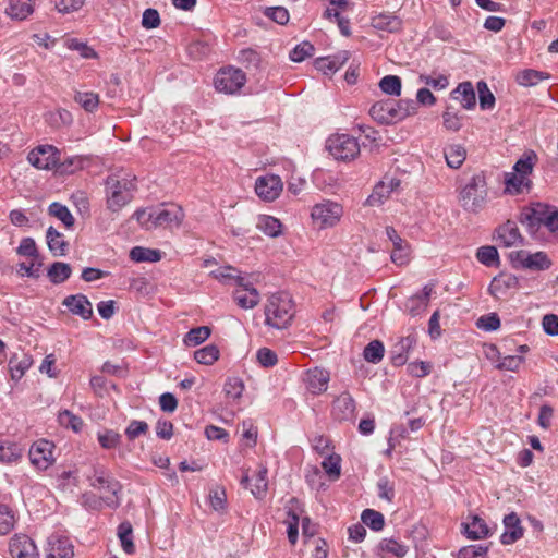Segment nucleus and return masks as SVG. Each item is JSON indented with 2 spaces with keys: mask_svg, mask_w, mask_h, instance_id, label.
I'll list each match as a JSON object with an SVG mask.
<instances>
[{
  "mask_svg": "<svg viewBox=\"0 0 558 558\" xmlns=\"http://www.w3.org/2000/svg\"><path fill=\"white\" fill-rule=\"evenodd\" d=\"M519 221L526 226L532 235H535L541 227H545L551 233H557L558 209L544 203H533L521 209Z\"/></svg>",
  "mask_w": 558,
  "mask_h": 558,
  "instance_id": "nucleus-1",
  "label": "nucleus"
},
{
  "mask_svg": "<svg viewBox=\"0 0 558 558\" xmlns=\"http://www.w3.org/2000/svg\"><path fill=\"white\" fill-rule=\"evenodd\" d=\"M89 485L101 492V498L106 506L117 509L120 506L119 494L122 485L112 474L101 465H93L92 473L87 475Z\"/></svg>",
  "mask_w": 558,
  "mask_h": 558,
  "instance_id": "nucleus-2",
  "label": "nucleus"
},
{
  "mask_svg": "<svg viewBox=\"0 0 558 558\" xmlns=\"http://www.w3.org/2000/svg\"><path fill=\"white\" fill-rule=\"evenodd\" d=\"M136 190L135 178L129 175H109L106 180L107 207L117 213L133 198Z\"/></svg>",
  "mask_w": 558,
  "mask_h": 558,
  "instance_id": "nucleus-3",
  "label": "nucleus"
},
{
  "mask_svg": "<svg viewBox=\"0 0 558 558\" xmlns=\"http://www.w3.org/2000/svg\"><path fill=\"white\" fill-rule=\"evenodd\" d=\"M266 324L277 328H286L294 316V304L288 293L272 294L265 306Z\"/></svg>",
  "mask_w": 558,
  "mask_h": 558,
  "instance_id": "nucleus-4",
  "label": "nucleus"
},
{
  "mask_svg": "<svg viewBox=\"0 0 558 558\" xmlns=\"http://www.w3.org/2000/svg\"><path fill=\"white\" fill-rule=\"evenodd\" d=\"M487 183L483 174L473 175L459 195L460 205L470 213L481 211L487 203Z\"/></svg>",
  "mask_w": 558,
  "mask_h": 558,
  "instance_id": "nucleus-5",
  "label": "nucleus"
},
{
  "mask_svg": "<svg viewBox=\"0 0 558 558\" xmlns=\"http://www.w3.org/2000/svg\"><path fill=\"white\" fill-rule=\"evenodd\" d=\"M326 148L329 154L340 161H351L360 154L357 140L348 134H335L328 137Z\"/></svg>",
  "mask_w": 558,
  "mask_h": 558,
  "instance_id": "nucleus-6",
  "label": "nucleus"
},
{
  "mask_svg": "<svg viewBox=\"0 0 558 558\" xmlns=\"http://www.w3.org/2000/svg\"><path fill=\"white\" fill-rule=\"evenodd\" d=\"M342 215V205L330 199H324L315 204L311 210L313 222L320 229L335 227L340 221Z\"/></svg>",
  "mask_w": 558,
  "mask_h": 558,
  "instance_id": "nucleus-7",
  "label": "nucleus"
},
{
  "mask_svg": "<svg viewBox=\"0 0 558 558\" xmlns=\"http://www.w3.org/2000/svg\"><path fill=\"white\" fill-rule=\"evenodd\" d=\"M509 259L514 268H524L530 270H546L553 265L547 253L539 251L529 253L526 251H515L509 254Z\"/></svg>",
  "mask_w": 558,
  "mask_h": 558,
  "instance_id": "nucleus-8",
  "label": "nucleus"
},
{
  "mask_svg": "<svg viewBox=\"0 0 558 558\" xmlns=\"http://www.w3.org/2000/svg\"><path fill=\"white\" fill-rule=\"evenodd\" d=\"M246 82L242 70L235 68H226L220 70L215 77V87L218 92L234 94L240 90Z\"/></svg>",
  "mask_w": 558,
  "mask_h": 558,
  "instance_id": "nucleus-9",
  "label": "nucleus"
},
{
  "mask_svg": "<svg viewBox=\"0 0 558 558\" xmlns=\"http://www.w3.org/2000/svg\"><path fill=\"white\" fill-rule=\"evenodd\" d=\"M59 150L52 145H39L33 148L28 155V162L39 170L57 168L60 157Z\"/></svg>",
  "mask_w": 558,
  "mask_h": 558,
  "instance_id": "nucleus-10",
  "label": "nucleus"
},
{
  "mask_svg": "<svg viewBox=\"0 0 558 558\" xmlns=\"http://www.w3.org/2000/svg\"><path fill=\"white\" fill-rule=\"evenodd\" d=\"M53 442L39 439L35 441L29 449V460L38 470H47L53 462Z\"/></svg>",
  "mask_w": 558,
  "mask_h": 558,
  "instance_id": "nucleus-11",
  "label": "nucleus"
},
{
  "mask_svg": "<svg viewBox=\"0 0 558 558\" xmlns=\"http://www.w3.org/2000/svg\"><path fill=\"white\" fill-rule=\"evenodd\" d=\"M46 558H73L74 546L68 536L54 533L47 538Z\"/></svg>",
  "mask_w": 558,
  "mask_h": 558,
  "instance_id": "nucleus-12",
  "label": "nucleus"
},
{
  "mask_svg": "<svg viewBox=\"0 0 558 558\" xmlns=\"http://www.w3.org/2000/svg\"><path fill=\"white\" fill-rule=\"evenodd\" d=\"M282 187L280 177L275 174L259 177L255 182V192L257 196L265 202H272L278 198L282 192Z\"/></svg>",
  "mask_w": 558,
  "mask_h": 558,
  "instance_id": "nucleus-13",
  "label": "nucleus"
},
{
  "mask_svg": "<svg viewBox=\"0 0 558 558\" xmlns=\"http://www.w3.org/2000/svg\"><path fill=\"white\" fill-rule=\"evenodd\" d=\"M395 107H397L396 100H381L371 107L369 114L381 124H391L400 121V114L398 116Z\"/></svg>",
  "mask_w": 558,
  "mask_h": 558,
  "instance_id": "nucleus-14",
  "label": "nucleus"
},
{
  "mask_svg": "<svg viewBox=\"0 0 558 558\" xmlns=\"http://www.w3.org/2000/svg\"><path fill=\"white\" fill-rule=\"evenodd\" d=\"M495 233L496 240L505 247L523 245L524 243L515 221L507 220L496 229Z\"/></svg>",
  "mask_w": 558,
  "mask_h": 558,
  "instance_id": "nucleus-15",
  "label": "nucleus"
},
{
  "mask_svg": "<svg viewBox=\"0 0 558 558\" xmlns=\"http://www.w3.org/2000/svg\"><path fill=\"white\" fill-rule=\"evenodd\" d=\"M386 234L393 245V251L390 256L391 262L397 266L407 265L410 255L409 244L398 234L393 227H387Z\"/></svg>",
  "mask_w": 558,
  "mask_h": 558,
  "instance_id": "nucleus-16",
  "label": "nucleus"
},
{
  "mask_svg": "<svg viewBox=\"0 0 558 558\" xmlns=\"http://www.w3.org/2000/svg\"><path fill=\"white\" fill-rule=\"evenodd\" d=\"M9 553L12 558H38L37 547L26 535H15L9 543Z\"/></svg>",
  "mask_w": 558,
  "mask_h": 558,
  "instance_id": "nucleus-17",
  "label": "nucleus"
},
{
  "mask_svg": "<svg viewBox=\"0 0 558 558\" xmlns=\"http://www.w3.org/2000/svg\"><path fill=\"white\" fill-rule=\"evenodd\" d=\"M233 292L234 302L243 310L254 308L259 303V293L244 277V284H236Z\"/></svg>",
  "mask_w": 558,
  "mask_h": 558,
  "instance_id": "nucleus-18",
  "label": "nucleus"
},
{
  "mask_svg": "<svg viewBox=\"0 0 558 558\" xmlns=\"http://www.w3.org/2000/svg\"><path fill=\"white\" fill-rule=\"evenodd\" d=\"M329 379V372L324 368L314 367L304 374L303 381L311 393L320 395L327 390Z\"/></svg>",
  "mask_w": 558,
  "mask_h": 558,
  "instance_id": "nucleus-19",
  "label": "nucleus"
},
{
  "mask_svg": "<svg viewBox=\"0 0 558 558\" xmlns=\"http://www.w3.org/2000/svg\"><path fill=\"white\" fill-rule=\"evenodd\" d=\"M183 216L182 209L174 205L169 208L154 209V228L178 227L183 220Z\"/></svg>",
  "mask_w": 558,
  "mask_h": 558,
  "instance_id": "nucleus-20",
  "label": "nucleus"
},
{
  "mask_svg": "<svg viewBox=\"0 0 558 558\" xmlns=\"http://www.w3.org/2000/svg\"><path fill=\"white\" fill-rule=\"evenodd\" d=\"M505 532L500 536L504 545L515 543L523 536V527L520 518L515 512H511L504 518Z\"/></svg>",
  "mask_w": 558,
  "mask_h": 558,
  "instance_id": "nucleus-21",
  "label": "nucleus"
},
{
  "mask_svg": "<svg viewBox=\"0 0 558 558\" xmlns=\"http://www.w3.org/2000/svg\"><path fill=\"white\" fill-rule=\"evenodd\" d=\"M355 411V401L349 392H342L332 403V415L338 421L351 420Z\"/></svg>",
  "mask_w": 558,
  "mask_h": 558,
  "instance_id": "nucleus-22",
  "label": "nucleus"
},
{
  "mask_svg": "<svg viewBox=\"0 0 558 558\" xmlns=\"http://www.w3.org/2000/svg\"><path fill=\"white\" fill-rule=\"evenodd\" d=\"M36 0H8L4 13L14 21H24L33 14Z\"/></svg>",
  "mask_w": 558,
  "mask_h": 558,
  "instance_id": "nucleus-23",
  "label": "nucleus"
},
{
  "mask_svg": "<svg viewBox=\"0 0 558 558\" xmlns=\"http://www.w3.org/2000/svg\"><path fill=\"white\" fill-rule=\"evenodd\" d=\"M63 305L83 319H89L93 315L92 303L84 294L69 295L63 300Z\"/></svg>",
  "mask_w": 558,
  "mask_h": 558,
  "instance_id": "nucleus-24",
  "label": "nucleus"
},
{
  "mask_svg": "<svg viewBox=\"0 0 558 558\" xmlns=\"http://www.w3.org/2000/svg\"><path fill=\"white\" fill-rule=\"evenodd\" d=\"M519 288V278L512 274H500L492 280L488 291L494 298L505 295L508 290Z\"/></svg>",
  "mask_w": 558,
  "mask_h": 558,
  "instance_id": "nucleus-25",
  "label": "nucleus"
},
{
  "mask_svg": "<svg viewBox=\"0 0 558 558\" xmlns=\"http://www.w3.org/2000/svg\"><path fill=\"white\" fill-rule=\"evenodd\" d=\"M416 344L415 336H407L401 338L390 351V360L395 366H401L405 364L408 360V353Z\"/></svg>",
  "mask_w": 558,
  "mask_h": 558,
  "instance_id": "nucleus-26",
  "label": "nucleus"
},
{
  "mask_svg": "<svg viewBox=\"0 0 558 558\" xmlns=\"http://www.w3.org/2000/svg\"><path fill=\"white\" fill-rule=\"evenodd\" d=\"M451 95L468 110L473 109L476 105L475 92L471 82L460 83L457 88L452 90Z\"/></svg>",
  "mask_w": 558,
  "mask_h": 558,
  "instance_id": "nucleus-27",
  "label": "nucleus"
},
{
  "mask_svg": "<svg viewBox=\"0 0 558 558\" xmlns=\"http://www.w3.org/2000/svg\"><path fill=\"white\" fill-rule=\"evenodd\" d=\"M348 60V53L344 51L341 54L333 57L317 58L315 60V68L326 75L337 72Z\"/></svg>",
  "mask_w": 558,
  "mask_h": 558,
  "instance_id": "nucleus-28",
  "label": "nucleus"
},
{
  "mask_svg": "<svg viewBox=\"0 0 558 558\" xmlns=\"http://www.w3.org/2000/svg\"><path fill=\"white\" fill-rule=\"evenodd\" d=\"M466 537L470 539H482L489 535V527L478 515H473L470 523L462 524Z\"/></svg>",
  "mask_w": 558,
  "mask_h": 558,
  "instance_id": "nucleus-29",
  "label": "nucleus"
},
{
  "mask_svg": "<svg viewBox=\"0 0 558 558\" xmlns=\"http://www.w3.org/2000/svg\"><path fill=\"white\" fill-rule=\"evenodd\" d=\"M505 191L512 195H518L524 191H530L532 181L527 177L514 173L508 174L505 180Z\"/></svg>",
  "mask_w": 558,
  "mask_h": 558,
  "instance_id": "nucleus-30",
  "label": "nucleus"
},
{
  "mask_svg": "<svg viewBox=\"0 0 558 558\" xmlns=\"http://www.w3.org/2000/svg\"><path fill=\"white\" fill-rule=\"evenodd\" d=\"M444 155L448 167L459 169L466 158V150L460 144H451L445 147Z\"/></svg>",
  "mask_w": 558,
  "mask_h": 558,
  "instance_id": "nucleus-31",
  "label": "nucleus"
},
{
  "mask_svg": "<svg viewBox=\"0 0 558 558\" xmlns=\"http://www.w3.org/2000/svg\"><path fill=\"white\" fill-rule=\"evenodd\" d=\"M31 365L32 360L26 354H23L21 357L17 354L12 355L9 360V372L11 378L15 381L20 380Z\"/></svg>",
  "mask_w": 558,
  "mask_h": 558,
  "instance_id": "nucleus-32",
  "label": "nucleus"
},
{
  "mask_svg": "<svg viewBox=\"0 0 558 558\" xmlns=\"http://www.w3.org/2000/svg\"><path fill=\"white\" fill-rule=\"evenodd\" d=\"M47 244L53 256H64L68 247V242L62 238L63 235L53 227H49L46 233Z\"/></svg>",
  "mask_w": 558,
  "mask_h": 558,
  "instance_id": "nucleus-33",
  "label": "nucleus"
},
{
  "mask_svg": "<svg viewBox=\"0 0 558 558\" xmlns=\"http://www.w3.org/2000/svg\"><path fill=\"white\" fill-rule=\"evenodd\" d=\"M209 275L222 283L234 281L235 284H244V277H242L240 271L232 266L219 267L211 270Z\"/></svg>",
  "mask_w": 558,
  "mask_h": 558,
  "instance_id": "nucleus-34",
  "label": "nucleus"
},
{
  "mask_svg": "<svg viewBox=\"0 0 558 558\" xmlns=\"http://www.w3.org/2000/svg\"><path fill=\"white\" fill-rule=\"evenodd\" d=\"M72 274V268L69 264L62 262H54L50 265L47 271L49 280L54 284H60L68 280Z\"/></svg>",
  "mask_w": 558,
  "mask_h": 558,
  "instance_id": "nucleus-35",
  "label": "nucleus"
},
{
  "mask_svg": "<svg viewBox=\"0 0 558 558\" xmlns=\"http://www.w3.org/2000/svg\"><path fill=\"white\" fill-rule=\"evenodd\" d=\"M48 213L50 216H53L57 219H59L65 228H73L75 223V218L65 205L58 202H53L49 205Z\"/></svg>",
  "mask_w": 558,
  "mask_h": 558,
  "instance_id": "nucleus-36",
  "label": "nucleus"
},
{
  "mask_svg": "<svg viewBox=\"0 0 558 558\" xmlns=\"http://www.w3.org/2000/svg\"><path fill=\"white\" fill-rule=\"evenodd\" d=\"M372 26L380 31L392 33L401 28V21L395 15L379 14L372 19Z\"/></svg>",
  "mask_w": 558,
  "mask_h": 558,
  "instance_id": "nucleus-37",
  "label": "nucleus"
},
{
  "mask_svg": "<svg viewBox=\"0 0 558 558\" xmlns=\"http://www.w3.org/2000/svg\"><path fill=\"white\" fill-rule=\"evenodd\" d=\"M23 449L16 444L11 441L0 442V462L12 463L21 459Z\"/></svg>",
  "mask_w": 558,
  "mask_h": 558,
  "instance_id": "nucleus-38",
  "label": "nucleus"
},
{
  "mask_svg": "<svg viewBox=\"0 0 558 558\" xmlns=\"http://www.w3.org/2000/svg\"><path fill=\"white\" fill-rule=\"evenodd\" d=\"M130 258L136 263H154L161 259V252L159 250L135 246L130 252Z\"/></svg>",
  "mask_w": 558,
  "mask_h": 558,
  "instance_id": "nucleus-39",
  "label": "nucleus"
},
{
  "mask_svg": "<svg viewBox=\"0 0 558 558\" xmlns=\"http://www.w3.org/2000/svg\"><path fill=\"white\" fill-rule=\"evenodd\" d=\"M547 78H549L548 73L532 69L523 70L517 74V82L522 86H534Z\"/></svg>",
  "mask_w": 558,
  "mask_h": 558,
  "instance_id": "nucleus-40",
  "label": "nucleus"
},
{
  "mask_svg": "<svg viewBox=\"0 0 558 558\" xmlns=\"http://www.w3.org/2000/svg\"><path fill=\"white\" fill-rule=\"evenodd\" d=\"M258 229L266 235L276 238L281 234V222L272 216H260L257 222Z\"/></svg>",
  "mask_w": 558,
  "mask_h": 558,
  "instance_id": "nucleus-41",
  "label": "nucleus"
},
{
  "mask_svg": "<svg viewBox=\"0 0 558 558\" xmlns=\"http://www.w3.org/2000/svg\"><path fill=\"white\" fill-rule=\"evenodd\" d=\"M476 258L481 264L487 267L498 266L500 263L498 251L493 245H484L478 247L476 252Z\"/></svg>",
  "mask_w": 558,
  "mask_h": 558,
  "instance_id": "nucleus-42",
  "label": "nucleus"
},
{
  "mask_svg": "<svg viewBox=\"0 0 558 558\" xmlns=\"http://www.w3.org/2000/svg\"><path fill=\"white\" fill-rule=\"evenodd\" d=\"M133 527L130 522L124 521L118 526V537L121 542V546L126 554H133L135 546L132 539Z\"/></svg>",
  "mask_w": 558,
  "mask_h": 558,
  "instance_id": "nucleus-43",
  "label": "nucleus"
},
{
  "mask_svg": "<svg viewBox=\"0 0 558 558\" xmlns=\"http://www.w3.org/2000/svg\"><path fill=\"white\" fill-rule=\"evenodd\" d=\"M211 333V330L207 326H199L196 328H192L185 336H184V343L187 347H196L204 341H206Z\"/></svg>",
  "mask_w": 558,
  "mask_h": 558,
  "instance_id": "nucleus-44",
  "label": "nucleus"
},
{
  "mask_svg": "<svg viewBox=\"0 0 558 558\" xmlns=\"http://www.w3.org/2000/svg\"><path fill=\"white\" fill-rule=\"evenodd\" d=\"M380 551L389 554L395 558H403L408 553V547L396 539L384 538L378 545Z\"/></svg>",
  "mask_w": 558,
  "mask_h": 558,
  "instance_id": "nucleus-45",
  "label": "nucleus"
},
{
  "mask_svg": "<svg viewBox=\"0 0 558 558\" xmlns=\"http://www.w3.org/2000/svg\"><path fill=\"white\" fill-rule=\"evenodd\" d=\"M391 190H389L387 183L380 181L375 185L372 194L366 198L365 204L368 206H379L389 198Z\"/></svg>",
  "mask_w": 558,
  "mask_h": 558,
  "instance_id": "nucleus-46",
  "label": "nucleus"
},
{
  "mask_svg": "<svg viewBox=\"0 0 558 558\" xmlns=\"http://www.w3.org/2000/svg\"><path fill=\"white\" fill-rule=\"evenodd\" d=\"M361 520L364 525L376 532L381 531L385 525L383 513L373 509H365L361 514Z\"/></svg>",
  "mask_w": 558,
  "mask_h": 558,
  "instance_id": "nucleus-47",
  "label": "nucleus"
},
{
  "mask_svg": "<svg viewBox=\"0 0 558 558\" xmlns=\"http://www.w3.org/2000/svg\"><path fill=\"white\" fill-rule=\"evenodd\" d=\"M194 359L199 364L211 365L219 359V349L215 344H208L196 350Z\"/></svg>",
  "mask_w": 558,
  "mask_h": 558,
  "instance_id": "nucleus-48",
  "label": "nucleus"
},
{
  "mask_svg": "<svg viewBox=\"0 0 558 558\" xmlns=\"http://www.w3.org/2000/svg\"><path fill=\"white\" fill-rule=\"evenodd\" d=\"M385 353V348L381 341L379 340H373L371 341L363 351L364 359L373 364L379 363Z\"/></svg>",
  "mask_w": 558,
  "mask_h": 558,
  "instance_id": "nucleus-49",
  "label": "nucleus"
},
{
  "mask_svg": "<svg viewBox=\"0 0 558 558\" xmlns=\"http://www.w3.org/2000/svg\"><path fill=\"white\" fill-rule=\"evenodd\" d=\"M322 468L330 480H338L341 475V458L339 454H329L323 462Z\"/></svg>",
  "mask_w": 558,
  "mask_h": 558,
  "instance_id": "nucleus-50",
  "label": "nucleus"
},
{
  "mask_svg": "<svg viewBox=\"0 0 558 558\" xmlns=\"http://www.w3.org/2000/svg\"><path fill=\"white\" fill-rule=\"evenodd\" d=\"M536 162V155L531 151L520 158L513 166V170L517 174L527 177L532 173Z\"/></svg>",
  "mask_w": 558,
  "mask_h": 558,
  "instance_id": "nucleus-51",
  "label": "nucleus"
},
{
  "mask_svg": "<svg viewBox=\"0 0 558 558\" xmlns=\"http://www.w3.org/2000/svg\"><path fill=\"white\" fill-rule=\"evenodd\" d=\"M74 100L88 112L96 110L99 105V97L93 92H77Z\"/></svg>",
  "mask_w": 558,
  "mask_h": 558,
  "instance_id": "nucleus-52",
  "label": "nucleus"
},
{
  "mask_svg": "<svg viewBox=\"0 0 558 558\" xmlns=\"http://www.w3.org/2000/svg\"><path fill=\"white\" fill-rule=\"evenodd\" d=\"M477 93H478V99H480V107L483 110H488L494 108L495 106V96L489 90L486 82L480 81L476 84Z\"/></svg>",
  "mask_w": 558,
  "mask_h": 558,
  "instance_id": "nucleus-53",
  "label": "nucleus"
},
{
  "mask_svg": "<svg viewBox=\"0 0 558 558\" xmlns=\"http://www.w3.org/2000/svg\"><path fill=\"white\" fill-rule=\"evenodd\" d=\"M381 92L391 96H399L401 93V80L396 75H386L379 82Z\"/></svg>",
  "mask_w": 558,
  "mask_h": 558,
  "instance_id": "nucleus-54",
  "label": "nucleus"
},
{
  "mask_svg": "<svg viewBox=\"0 0 558 558\" xmlns=\"http://www.w3.org/2000/svg\"><path fill=\"white\" fill-rule=\"evenodd\" d=\"M263 14L279 25H286L290 20L289 11L284 7H266Z\"/></svg>",
  "mask_w": 558,
  "mask_h": 558,
  "instance_id": "nucleus-55",
  "label": "nucleus"
},
{
  "mask_svg": "<svg viewBox=\"0 0 558 558\" xmlns=\"http://www.w3.org/2000/svg\"><path fill=\"white\" fill-rule=\"evenodd\" d=\"M227 495L222 486L216 485L209 490V504L215 511H221L226 508Z\"/></svg>",
  "mask_w": 558,
  "mask_h": 558,
  "instance_id": "nucleus-56",
  "label": "nucleus"
},
{
  "mask_svg": "<svg viewBox=\"0 0 558 558\" xmlns=\"http://www.w3.org/2000/svg\"><path fill=\"white\" fill-rule=\"evenodd\" d=\"M14 523L13 511L8 506L0 504V535L8 534L13 529Z\"/></svg>",
  "mask_w": 558,
  "mask_h": 558,
  "instance_id": "nucleus-57",
  "label": "nucleus"
},
{
  "mask_svg": "<svg viewBox=\"0 0 558 558\" xmlns=\"http://www.w3.org/2000/svg\"><path fill=\"white\" fill-rule=\"evenodd\" d=\"M315 48L310 41H302L291 50L290 59L293 62H302L306 58L312 57Z\"/></svg>",
  "mask_w": 558,
  "mask_h": 558,
  "instance_id": "nucleus-58",
  "label": "nucleus"
},
{
  "mask_svg": "<svg viewBox=\"0 0 558 558\" xmlns=\"http://www.w3.org/2000/svg\"><path fill=\"white\" fill-rule=\"evenodd\" d=\"M19 255L29 257L32 260H41L36 243L32 238H24L16 248Z\"/></svg>",
  "mask_w": 558,
  "mask_h": 558,
  "instance_id": "nucleus-59",
  "label": "nucleus"
},
{
  "mask_svg": "<svg viewBox=\"0 0 558 558\" xmlns=\"http://www.w3.org/2000/svg\"><path fill=\"white\" fill-rule=\"evenodd\" d=\"M267 469L262 466L255 476V484L251 488V492L256 498H262L267 492Z\"/></svg>",
  "mask_w": 558,
  "mask_h": 558,
  "instance_id": "nucleus-60",
  "label": "nucleus"
},
{
  "mask_svg": "<svg viewBox=\"0 0 558 558\" xmlns=\"http://www.w3.org/2000/svg\"><path fill=\"white\" fill-rule=\"evenodd\" d=\"M41 260L21 262L16 265V272L21 277L38 278L40 275Z\"/></svg>",
  "mask_w": 558,
  "mask_h": 558,
  "instance_id": "nucleus-61",
  "label": "nucleus"
},
{
  "mask_svg": "<svg viewBox=\"0 0 558 558\" xmlns=\"http://www.w3.org/2000/svg\"><path fill=\"white\" fill-rule=\"evenodd\" d=\"M59 422L62 426L71 428L76 433L83 427V420L80 416L74 415L69 410L60 412Z\"/></svg>",
  "mask_w": 558,
  "mask_h": 558,
  "instance_id": "nucleus-62",
  "label": "nucleus"
},
{
  "mask_svg": "<svg viewBox=\"0 0 558 558\" xmlns=\"http://www.w3.org/2000/svg\"><path fill=\"white\" fill-rule=\"evenodd\" d=\"M488 547L484 545H470L462 547L456 558H484Z\"/></svg>",
  "mask_w": 558,
  "mask_h": 558,
  "instance_id": "nucleus-63",
  "label": "nucleus"
},
{
  "mask_svg": "<svg viewBox=\"0 0 558 558\" xmlns=\"http://www.w3.org/2000/svg\"><path fill=\"white\" fill-rule=\"evenodd\" d=\"M244 390V385L239 378H229L223 387V391L228 398L233 400L239 399Z\"/></svg>",
  "mask_w": 558,
  "mask_h": 558,
  "instance_id": "nucleus-64",
  "label": "nucleus"
}]
</instances>
